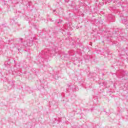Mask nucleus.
<instances>
[{
  "label": "nucleus",
  "instance_id": "f257e3e1",
  "mask_svg": "<svg viewBox=\"0 0 128 128\" xmlns=\"http://www.w3.org/2000/svg\"><path fill=\"white\" fill-rule=\"evenodd\" d=\"M23 40L24 39L22 38H20L19 40H18V42L19 44H14L15 48H20V46H26V44L22 42Z\"/></svg>",
  "mask_w": 128,
  "mask_h": 128
},
{
  "label": "nucleus",
  "instance_id": "f03ea898",
  "mask_svg": "<svg viewBox=\"0 0 128 128\" xmlns=\"http://www.w3.org/2000/svg\"><path fill=\"white\" fill-rule=\"evenodd\" d=\"M33 42H34V40H32V38H31V40H28L27 46H32Z\"/></svg>",
  "mask_w": 128,
  "mask_h": 128
},
{
  "label": "nucleus",
  "instance_id": "7ed1b4c3",
  "mask_svg": "<svg viewBox=\"0 0 128 128\" xmlns=\"http://www.w3.org/2000/svg\"><path fill=\"white\" fill-rule=\"evenodd\" d=\"M14 4H22L24 0H12Z\"/></svg>",
  "mask_w": 128,
  "mask_h": 128
},
{
  "label": "nucleus",
  "instance_id": "20e7f679",
  "mask_svg": "<svg viewBox=\"0 0 128 128\" xmlns=\"http://www.w3.org/2000/svg\"><path fill=\"white\" fill-rule=\"evenodd\" d=\"M10 86L8 87L9 90H12V88H14V82H10Z\"/></svg>",
  "mask_w": 128,
  "mask_h": 128
},
{
  "label": "nucleus",
  "instance_id": "39448f33",
  "mask_svg": "<svg viewBox=\"0 0 128 128\" xmlns=\"http://www.w3.org/2000/svg\"><path fill=\"white\" fill-rule=\"evenodd\" d=\"M122 22L124 24L125 26H128V21L126 20V19L124 18L122 20Z\"/></svg>",
  "mask_w": 128,
  "mask_h": 128
},
{
  "label": "nucleus",
  "instance_id": "423d86ee",
  "mask_svg": "<svg viewBox=\"0 0 128 128\" xmlns=\"http://www.w3.org/2000/svg\"><path fill=\"white\" fill-rule=\"evenodd\" d=\"M10 62L6 61L4 62V66L7 68H10Z\"/></svg>",
  "mask_w": 128,
  "mask_h": 128
},
{
  "label": "nucleus",
  "instance_id": "0eeeda50",
  "mask_svg": "<svg viewBox=\"0 0 128 128\" xmlns=\"http://www.w3.org/2000/svg\"><path fill=\"white\" fill-rule=\"evenodd\" d=\"M109 18H111V22H115L114 20V16H112V14H110L109 15Z\"/></svg>",
  "mask_w": 128,
  "mask_h": 128
},
{
  "label": "nucleus",
  "instance_id": "6e6552de",
  "mask_svg": "<svg viewBox=\"0 0 128 128\" xmlns=\"http://www.w3.org/2000/svg\"><path fill=\"white\" fill-rule=\"evenodd\" d=\"M10 24H16V21L14 19H12L10 20Z\"/></svg>",
  "mask_w": 128,
  "mask_h": 128
},
{
  "label": "nucleus",
  "instance_id": "1a4fd4ad",
  "mask_svg": "<svg viewBox=\"0 0 128 128\" xmlns=\"http://www.w3.org/2000/svg\"><path fill=\"white\" fill-rule=\"evenodd\" d=\"M32 2H28V3L26 4V6H27V8H29Z\"/></svg>",
  "mask_w": 128,
  "mask_h": 128
},
{
  "label": "nucleus",
  "instance_id": "9d476101",
  "mask_svg": "<svg viewBox=\"0 0 128 128\" xmlns=\"http://www.w3.org/2000/svg\"><path fill=\"white\" fill-rule=\"evenodd\" d=\"M62 20H56V24H62Z\"/></svg>",
  "mask_w": 128,
  "mask_h": 128
},
{
  "label": "nucleus",
  "instance_id": "9b49d317",
  "mask_svg": "<svg viewBox=\"0 0 128 128\" xmlns=\"http://www.w3.org/2000/svg\"><path fill=\"white\" fill-rule=\"evenodd\" d=\"M54 78L55 80H58V78H60V76H58V74H56L54 76Z\"/></svg>",
  "mask_w": 128,
  "mask_h": 128
},
{
  "label": "nucleus",
  "instance_id": "f8f14e48",
  "mask_svg": "<svg viewBox=\"0 0 128 128\" xmlns=\"http://www.w3.org/2000/svg\"><path fill=\"white\" fill-rule=\"evenodd\" d=\"M1 2L2 4H4V6H6V4H8L4 0H3Z\"/></svg>",
  "mask_w": 128,
  "mask_h": 128
},
{
  "label": "nucleus",
  "instance_id": "ddd939ff",
  "mask_svg": "<svg viewBox=\"0 0 128 128\" xmlns=\"http://www.w3.org/2000/svg\"><path fill=\"white\" fill-rule=\"evenodd\" d=\"M44 62V58H40V60H39V62L40 63V62Z\"/></svg>",
  "mask_w": 128,
  "mask_h": 128
},
{
  "label": "nucleus",
  "instance_id": "4468645a",
  "mask_svg": "<svg viewBox=\"0 0 128 128\" xmlns=\"http://www.w3.org/2000/svg\"><path fill=\"white\" fill-rule=\"evenodd\" d=\"M118 0H112L113 2H114V4H116L118 3Z\"/></svg>",
  "mask_w": 128,
  "mask_h": 128
},
{
  "label": "nucleus",
  "instance_id": "2eb2a0df",
  "mask_svg": "<svg viewBox=\"0 0 128 128\" xmlns=\"http://www.w3.org/2000/svg\"><path fill=\"white\" fill-rule=\"evenodd\" d=\"M100 4V6H103V4H104V2H100L99 3Z\"/></svg>",
  "mask_w": 128,
  "mask_h": 128
},
{
  "label": "nucleus",
  "instance_id": "dca6fc26",
  "mask_svg": "<svg viewBox=\"0 0 128 128\" xmlns=\"http://www.w3.org/2000/svg\"><path fill=\"white\" fill-rule=\"evenodd\" d=\"M60 2H61V0H59V2H58L57 4H60Z\"/></svg>",
  "mask_w": 128,
  "mask_h": 128
},
{
  "label": "nucleus",
  "instance_id": "f3484780",
  "mask_svg": "<svg viewBox=\"0 0 128 128\" xmlns=\"http://www.w3.org/2000/svg\"><path fill=\"white\" fill-rule=\"evenodd\" d=\"M53 12H56V10H53Z\"/></svg>",
  "mask_w": 128,
  "mask_h": 128
},
{
  "label": "nucleus",
  "instance_id": "a211bd4d",
  "mask_svg": "<svg viewBox=\"0 0 128 128\" xmlns=\"http://www.w3.org/2000/svg\"><path fill=\"white\" fill-rule=\"evenodd\" d=\"M50 22H54V20L50 19Z\"/></svg>",
  "mask_w": 128,
  "mask_h": 128
},
{
  "label": "nucleus",
  "instance_id": "6ab92c4d",
  "mask_svg": "<svg viewBox=\"0 0 128 128\" xmlns=\"http://www.w3.org/2000/svg\"><path fill=\"white\" fill-rule=\"evenodd\" d=\"M4 0H0V2H1L3 1Z\"/></svg>",
  "mask_w": 128,
  "mask_h": 128
},
{
  "label": "nucleus",
  "instance_id": "aec40b11",
  "mask_svg": "<svg viewBox=\"0 0 128 128\" xmlns=\"http://www.w3.org/2000/svg\"><path fill=\"white\" fill-rule=\"evenodd\" d=\"M70 52V51H69V52Z\"/></svg>",
  "mask_w": 128,
  "mask_h": 128
},
{
  "label": "nucleus",
  "instance_id": "412c9836",
  "mask_svg": "<svg viewBox=\"0 0 128 128\" xmlns=\"http://www.w3.org/2000/svg\"><path fill=\"white\" fill-rule=\"evenodd\" d=\"M68 86H70L69 85Z\"/></svg>",
  "mask_w": 128,
  "mask_h": 128
},
{
  "label": "nucleus",
  "instance_id": "4be33fe9",
  "mask_svg": "<svg viewBox=\"0 0 128 128\" xmlns=\"http://www.w3.org/2000/svg\"><path fill=\"white\" fill-rule=\"evenodd\" d=\"M65 0V2H66V0Z\"/></svg>",
  "mask_w": 128,
  "mask_h": 128
}]
</instances>
